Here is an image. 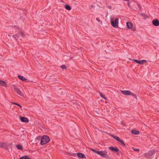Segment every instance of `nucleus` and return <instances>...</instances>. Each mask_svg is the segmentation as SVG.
Masks as SVG:
<instances>
[{"instance_id":"obj_15","label":"nucleus","mask_w":159,"mask_h":159,"mask_svg":"<svg viewBox=\"0 0 159 159\" xmlns=\"http://www.w3.org/2000/svg\"><path fill=\"white\" fill-rule=\"evenodd\" d=\"M18 77L19 79L22 81L25 80H27V79L26 78H25L22 76L18 75Z\"/></svg>"},{"instance_id":"obj_30","label":"nucleus","mask_w":159,"mask_h":159,"mask_svg":"<svg viewBox=\"0 0 159 159\" xmlns=\"http://www.w3.org/2000/svg\"><path fill=\"white\" fill-rule=\"evenodd\" d=\"M61 68L62 69H65L66 68V67L64 65H62L61 66Z\"/></svg>"},{"instance_id":"obj_7","label":"nucleus","mask_w":159,"mask_h":159,"mask_svg":"<svg viewBox=\"0 0 159 159\" xmlns=\"http://www.w3.org/2000/svg\"><path fill=\"white\" fill-rule=\"evenodd\" d=\"M20 120L23 122H29L28 119L25 117H20Z\"/></svg>"},{"instance_id":"obj_12","label":"nucleus","mask_w":159,"mask_h":159,"mask_svg":"<svg viewBox=\"0 0 159 159\" xmlns=\"http://www.w3.org/2000/svg\"><path fill=\"white\" fill-rule=\"evenodd\" d=\"M126 25L127 27L129 29H132L133 27L132 24L130 22H127Z\"/></svg>"},{"instance_id":"obj_35","label":"nucleus","mask_w":159,"mask_h":159,"mask_svg":"<svg viewBox=\"0 0 159 159\" xmlns=\"http://www.w3.org/2000/svg\"><path fill=\"white\" fill-rule=\"evenodd\" d=\"M73 154L74 155H76V154H75V153H74Z\"/></svg>"},{"instance_id":"obj_10","label":"nucleus","mask_w":159,"mask_h":159,"mask_svg":"<svg viewBox=\"0 0 159 159\" xmlns=\"http://www.w3.org/2000/svg\"><path fill=\"white\" fill-rule=\"evenodd\" d=\"M134 6L135 7V8L134 9V10L136 11H139L141 9V7L139 5L138 3H136V4L134 5Z\"/></svg>"},{"instance_id":"obj_17","label":"nucleus","mask_w":159,"mask_h":159,"mask_svg":"<svg viewBox=\"0 0 159 159\" xmlns=\"http://www.w3.org/2000/svg\"><path fill=\"white\" fill-rule=\"evenodd\" d=\"M131 133L134 134H139V131H137L135 129H133L131 131Z\"/></svg>"},{"instance_id":"obj_34","label":"nucleus","mask_w":159,"mask_h":159,"mask_svg":"<svg viewBox=\"0 0 159 159\" xmlns=\"http://www.w3.org/2000/svg\"><path fill=\"white\" fill-rule=\"evenodd\" d=\"M108 7L109 8H111V6H108Z\"/></svg>"},{"instance_id":"obj_19","label":"nucleus","mask_w":159,"mask_h":159,"mask_svg":"<svg viewBox=\"0 0 159 159\" xmlns=\"http://www.w3.org/2000/svg\"><path fill=\"white\" fill-rule=\"evenodd\" d=\"M16 147L19 150H22V146L21 145H16Z\"/></svg>"},{"instance_id":"obj_32","label":"nucleus","mask_w":159,"mask_h":159,"mask_svg":"<svg viewBox=\"0 0 159 159\" xmlns=\"http://www.w3.org/2000/svg\"><path fill=\"white\" fill-rule=\"evenodd\" d=\"M80 102H79L78 103H77V105L80 106Z\"/></svg>"},{"instance_id":"obj_6","label":"nucleus","mask_w":159,"mask_h":159,"mask_svg":"<svg viewBox=\"0 0 159 159\" xmlns=\"http://www.w3.org/2000/svg\"><path fill=\"white\" fill-rule=\"evenodd\" d=\"M121 92L125 95H129L131 94V93L128 90L121 91Z\"/></svg>"},{"instance_id":"obj_26","label":"nucleus","mask_w":159,"mask_h":159,"mask_svg":"<svg viewBox=\"0 0 159 159\" xmlns=\"http://www.w3.org/2000/svg\"><path fill=\"white\" fill-rule=\"evenodd\" d=\"M41 137L40 136H38L36 137V139L38 140H41Z\"/></svg>"},{"instance_id":"obj_31","label":"nucleus","mask_w":159,"mask_h":159,"mask_svg":"<svg viewBox=\"0 0 159 159\" xmlns=\"http://www.w3.org/2000/svg\"><path fill=\"white\" fill-rule=\"evenodd\" d=\"M134 150L135 151H138L139 150L137 148L134 149Z\"/></svg>"},{"instance_id":"obj_3","label":"nucleus","mask_w":159,"mask_h":159,"mask_svg":"<svg viewBox=\"0 0 159 159\" xmlns=\"http://www.w3.org/2000/svg\"><path fill=\"white\" fill-rule=\"evenodd\" d=\"M98 154L100 155L101 156L105 157L109 159V157L108 156H107L105 157V156L107 155V152L106 151H98Z\"/></svg>"},{"instance_id":"obj_1","label":"nucleus","mask_w":159,"mask_h":159,"mask_svg":"<svg viewBox=\"0 0 159 159\" xmlns=\"http://www.w3.org/2000/svg\"><path fill=\"white\" fill-rule=\"evenodd\" d=\"M50 141L48 136L47 135H44L41 138L40 144L41 145L45 144L48 143Z\"/></svg>"},{"instance_id":"obj_25","label":"nucleus","mask_w":159,"mask_h":159,"mask_svg":"<svg viewBox=\"0 0 159 159\" xmlns=\"http://www.w3.org/2000/svg\"><path fill=\"white\" fill-rule=\"evenodd\" d=\"M132 61H134L136 63H138V64H139V60H137L134 59H132Z\"/></svg>"},{"instance_id":"obj_8","label":"nucleus","mask_w":159,"mask_h":159,"mask_svg":"<svg viewBox=\"0 0 159 159\" xmlns=\"http://www.w3.org/2000/svg\"><path fill=\"white\" fill-rule=\"evenodd\" d=\"M109 149L112 151L116 152L119 151V149L117 147L114 148L113 147H109Z\"/></svg>"},{"instance_id":"obj_18","label":"nucleus","mask_w":159,"mask_h":159,"mask_svg":"<svg viewBox=\"0 0 159 159\" xmlns=\"http://www.w3.org/2000/svg\"><path fill=\"white\" fill-rule=\"evenodd\" d=\"M65 8L67 10H70L71 9V7L68 5H66L65 6Z\"/></svg>"},{"instance_id":"obj_22","label":"nucleus","mask_w":159,"mask_h":159,"mask_svg":"<svg viewBox=\"0 0 159 159\" xmlns=\"http://www.w3.org/2000/svg\"><path fill=\"white\" fill-rule=\"evenodd\" d=\"M113 138L118 141H119L120 139L119 137L117 136H114Z\"/></svg>"},{"instance_id":"obj_29","label":"nucleus","mask_w":159,"mask_h":159,"mask_svg":"<svg viewBox=\"0 0 159 159\" xmlns=\"http://www.w3.org/2000/svg\"><path fill=\"white\" fill-rule=\"evenodd\" d=\"M13 104H15V105H17V106H19L20 107H21V106L20 104H18V103H14Z\"/></svg>"},{"instance_id":"obj_4","label":"nucleus","mask_w":159,"mask_h":159,"mask_svg":"<svg viewBox=\"0 0 159 159\" xmlns=\"http://www.w3.org/2000/svg\"><path fill=\"white\" fill-rule=\"evenodd\" d=\"M118 20L119 19L118 18H116L115 21H113L111 19V24L114 27L116 28L118 26Z\"/></svg>"},{"instance_id":"obj_11","label":"nucleus","mask_w":159,"mask_h":159,"mask_svg":"<svg viewBox=\"0 0 159 159\" xmlns=\"http://www.w3.org/2000/svg\"><path fill=\"white\" fill-rule=\"evenodd\" d=\"M153 24L155 26H158L159 25V22L157 20H154L152 21Z\"/></svg>"},{"instance_id":"obj_9","label":"nucleus","mask_w":159,"mask_h":159,"mask_svg":"<svg viewBox=\"0 0 159 159\" xmlns=\"http://www.w3.org/2000/svg\"><path fill=\"white\" fill-rule=\"evenodd\" d=\"M77 155L78 157H79L83 158H86V157L85 155L83 153L78 152L76 154Z\"/></svg>"},{"instance_id":"obj_14","label":"nucleus","mask_w":159,"mask_h":159,"mask_svg":"<svg viewBox=\"0 0 159 159\" xmlns=\"http://www.w3.org/2000/svg\"><path fill=\"white\" fill-rule=\"evenodd\" d=\"M0 86L6 87L7 86V85L4 81L0 80Z\"/></svg>"},{"instance_id":"obj_28","label":"nucleus","mask_w":159,"mask_h":159,"mask_svg":"<svg viewBox=\"0 0 159 159\" xmlns=\"http://www.w3.org/2000/svg\"><path fill=\"white\" fill-rule=\"evenodd\" d=\"M130 95L133 96V97H134V98H135L136 99H137V96L135 94H134L132 93H131V94Z\"/></svg>"},{"instance_id":"obj_23","label":"nucleus","mask_w":159,"mask_h":159,"mask_svg":"<svg viewBox=\"0 0 159 159\" xmlns=\"http://www.w3.org/2000/svg\"><path fill=\"white\" fill-rule=\"evenodd\" d=\"M119 141L120 143L122 145H123L124 146H125V144L124 143V142H123V141L122 140H121L120 139V140H119Z\"/></svg>"},{"instance_id":"obj_16","label":"nucleus","mask_w":159,"mask_h":159,"mask_svg":"<svg viewBox=\"0 0 159 159\" xmlns=\"http://www.w3.org/2000/svg\"><path fill=\"white\" fill-rule=\"evenodd\" d=\"M6 147V143L3 142H0V147L5 148Z\"/></svg>"},{"instance_id":"obj_21","label":"nucleus","mask_w":159,"mask_h":159,"mask_svg":"<svg viewBox=\"0 0 159 159\" xmlns=\"http://www.w3.org/2000/svg\"><path fill=\"white\" fill-rule=\"evenodd\" d=\"M20 159H30L27 156H23L20 157Z\"/></svg>"},{"instance_id":"obj_24","label":"nucleus","mask_w":159,"mask_h":159,"mask_svg":"<svg viewBox=\"0 0 159 159\" xmlns=\"http://www.w3.org/2000/svg\"><path fill=\"white\" fill-rule=\"evenodd\" d=\"M100 96L101 97H102V98H104L105 100H107V98L105 97H104V96L103 95H102V93H100Z\"/></svg>"},{"instance_id":"obj_5","label":"nucleus","mask_w":159,"mask_h":159,"mask_svg":"<svg viewBox=\"0 0 159 159\" xmlns=\"http://www.w3.org/2000/svg\"><path fill=\"white\" fill-rule=\"evenodd\" d=\"M14 91L20 96H22L23 94L20 89L16 86L14 87Z\"/></svg>"},{"instance_id":"obj_33","label":"nucleus","mask_w":159,"mask_h":159,"mask_svg":"<svg viewBox=\"0 0 159 159\" xmlns=\"http://www.w3.org/2000/svg\"><path fill=\"white\" fill-rule=\"evenodd\" d=\"M13 28H14V29H17L16 28V26H14L13 27Z\"/></svg>"},{"instance_id":"obj_20","label":"nucleus","mask_w":159,"mask_h":159,"mask_svg":"<svg viewBox=\"0 0 159 159\" xmlns=\"http://www.w3.org/2000/svg\"><path fill=\"white\" fill-rule=\"evenodd\" d=\"M146 62V61L145 60H139V64L140 65L143 64V63H145Z\"/></svg>"},{"instance_id":"obj_2","label":"nucleus","mask_w":159,"mask_h":159,"mask_svg":"<svg viewBox=\"0 0 159 159\" xmlns=\"http://www.w3.org/2000/svg\"><path fill=\"white\" fill-rule=\"evenodd\" d=\"M13 38H15L16 40H18V39H20V40H21L22 38H24L25 35L23 34L22 33L20 32L18 34L13 35Z\"/></svg>"},{"instance_id":"obj_13","label":"nucleus","mask_w":159,"mask_h":159,"mask_svg":"<svg viewBox=\"0 0 159 159\" xmlns=\"http://www.w3.org/2000/svg\"><path fill=\"white\" fill-rule=\"evenodd\" d=\"M6 147L5 148L7 149H8L9 148H12V144L11 143H6Z\"/></svg>"},{"instance_id":"obj_27","label":"nucleus","mask_w":159,"mask_h":159,"mask_svg":"<svg viewBox=\"0 0 159 159\" xmlns=\"http://www.w3.org/2000/svg\"><path fill=\"white\" fill-rule=\"evenodd\" d=\"M92 151L94 152H95L97 154H98V151H97V150H95V149H92Z\"/></svg>"}]
</instances>
